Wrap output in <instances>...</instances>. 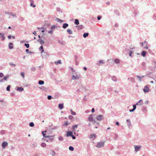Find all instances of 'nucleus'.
I'll return each mask as SVG.
<instances>
[{"instance_id": "obj_1", "label": "nucleus", "mask_w": 156, "mask_h": 156, "mask_svg": "<svg viewBox=\"0 0 156 156\" xmlns=\"http://www.w3.org/2000/svg\"><path fill=\"white\" fill-rule=\"evenodd\" d=\"M81 77V75L80 74H76L75 75H73L72 77V80H78Z\"/></svg>"}, {"instance_id": "obj_2", "label": "nucleus", "mask_w": 156, "mask_h": 156, "mask_svg": "<svg viewBox=\"0 0 156 156\" xmlns=\"http://www.w3.org/2000/svg\"><path fill=\"white\" fill-rule=\"evenodd\" d=\"M104 142L101 141L99 142H98L96 146L98 148L104 146Z\"/></svg>"}, {"instance_id": "obj_3", "label": "nucleus", "mask_w": 156, "mask_h": 156, "mask_svg": "<svg viewBox=\"0 0 156 156\" xmlns=\"http://www.w3.org/2000/svg\"><path fill=\"white\" fill-rule=\"evenodd\" d=\"M143 90L145 93L149 92L150 91V89L148 86L147 85L144 86V89H143Z\"/></svg>"}, {"instance_id": "obj_4", "label": "nucleus", "mask_w": 156, "mask_h": 156, "mask_svg": "<svg viewBox=\"0 0 156 156\" xmlns=\"http://www.w3.org/2000/svg\"><path fill=\"white\" fill-rule=\"evenodd\" d=\"M92 115H90L89 117L88 118V119L90 121L93 122L94 123H96L97 124H98V122H96V121L95 120L93 119Z\"/></svg>"}, {"instance_id": "obj_5", "label": "nucleus", "mask_w": 156, "mask_h": 156, "mask_svg": "<svg viewBox=\"0 0 156 156\" xmlns=\"http://www.w3.org/2000/svg\"><path fill=\"white\" fill-rule=\"evenodd\" d=\"M103 116L101 115H97L96 118V119L98 121H101L103 119Z\"/></svg>"}, {"instance_id": "obj_6", "label": "nucleus", "mask_w": 156, "mask_h": 156, "mask_svg": "<svg viewBox=\"0 0 156 156\" xmlns=\"http://www.w3.org/2000/svg\"><path fill=\"white\" fill-rule=\"evenodd\" d=\"M0 38L2 41H4L5 39V37L4 36V34L3 33H0Z\"/></svg>"}, {"instance_id": "obj_7", "label": "nucleus", "mask_w": 156, "mask_h": 156, "mask_svg": "<svg viewBox=\"0 0 156 156\" xmlns=\"http://www.w3.org/2000/svg\"><path fill=\"white\" fill-rule=\"evenodd\" d=\"M46 130L42 131V134L43 137L44 138H49V137H50L51 136H46L45 133L46 132Z\"/></svg>"}, {"instance_id": "obj_8", "label": "nucleus", "mask_w": 156, "mask_h": 156, "mask_svg": "<svg viewBox=\"0 0 156 156\" xmlns=\"http://www.w3.org/2000/svg\"><path fill=\"white\" fill-rule=\"evenodd\" d=\"M0 105L2 106H4L5 105V102L4 101L3 99H1L0 100Z\"/></svg>"}, {"instance_id": "obj_9", "label": "nucleus", "mask_w": 156, "mask_h": 156, "mask_svg": "<svg viewBox=\"0 0 156 156\" xmlns=\"http://www.w3.org/2000/svg\"><path fill=\"white\" fill-rule=\"evenodd\" d=\"M8 143L7 142L4 141L2 144V147L3 148H5L8 145Z\"/></svg>"}, {"instance_id": "obj_10", "label": "nucleus", "mask_w": 156, "mask_h": 156, "mask_svg": "<svg viewBox=\"0 0 156 156\" xmlns=\"http://www.w3.org/2000/svg\"><path fill=\"white\" fill-rule=\"evenodd\" d=\"M73 134L72 132L70 131H69L67 132L66 134V136L67 137H69V136H71Z\"/></svg>"}, {"instance_id": "obj_11", "label": "nucleus", "mask_w": 156, "mask_h": 156, "mask_svg": "<svg viewBox=\"0 0 156 156\" xmlns=\"http://www.w3.org/2000/svg\"><path fill=\"white\" fill-rule=\"evenodd\" d=\"M141 67L143 69H145L146 68V63L144 62H143L141 63Z\"/></svg>"}, {"instance_id": "obj_12", "label": "nucleus", "mask_w": 156, "mask_h": 156, "mask_svg": "<svg viewBox=\"0 0 156 156\" xmlns=\"http://www.w3.org/2000/svg\"><path fill=\"white\" fill-rule=\"evenodd\" d=\"M58 43L61 45H65L66 44V42L64 41L58 40Z\"/></svg>"}, {"instance_id": "obj_13", "label": "nucleus", "mask_w": 156, "mask_h": 156, "mask_svg": "<svg viewBox=\"0 0 156 156\" xmlns=\"http://www.w3.org/2000/svg\"><path fill=\"white\" fill-rule=\"evenodd\" d=\"M135 150L136 152H137L139 150L140 147L139 146L135 145L134 146Z\"/></svg>"}, {"instance_id": "obj_14", "label": "nucleus", "mask_w": 156, "mask_h": 156, "mask_svg": "<svg viewBox=\"0 0 156 156\" xmlns=\"http://www.w3.org/2000/svg\"><path fill=\"white\" fill-rule=\"evenodd\" d=\"M143 103V101L142 100H139L138 102H137L136 104V105H142Z\"/></svg>"}, {"instance_id": "obj_15", "label": "nucleus", "mask_w": 156, "mask_h": 156, "mask_svg": "<svg viewBox=\"0 0 156 156\" xmlns=\"http://www.w3.org/2000/svg\"><path fill=\"white\" fill-rule=\"evenodd\" d=\"M63 103L62 104H59L58 105V107L60 109H62L63 107Z\"/></svg>"}, {"instance_id": "obj_16", "label": "nucleus", "mask_w": 156, "mask_h": 156, "mask_svg": "<svg viewBox=\"0 0 156 156\" xmlns=\"http://www.w3.org/2000/svg\"><path fill=\"white\" fill-rule=\"evenodd\" d=\"M17 88L16 90L20 92H22L23 90V88L22 87H17Z\"/></svg>"}, {"instance_id": "obj_17", "label": "nucleus", "mask_w": 156, "mask_h": 156, "mask_svg": "<svg viewBox=\"0 0 156 156\" xmlns=\"http://www.w3.org/2000/svg\"><path fill=\"white\" fill-rule=\"evenodd\" d=\"M13 44L12 43L10 42L9 44V47L10 49H12L13 48Z\"/></svg>"}, {"instance_id": "obj_18", "label": "nucleus", "mask_w": 156, "mask_h": 156, "mask_svg": "<svg viewBox=\"0 0 156 156\" xmlns=\"http://www.w3.org/2000/svg\"><path fill=\"white\" fill-rule=\"evenodd\" d=\"M69 26V24L67 23H64L63 24L62 27L64 29H66Z\"/></svg>"}, {"instance_id": "obj_19", "label": "nucleus", "mask_w": 156, "mask_h": 156, "mask_svg": "<svg viewBox=\"0 0 156 156\" xmlns=\"http://www.w3.org/2000/svg\"><path fill=\"white\" fill-rule=\"evenodd\" d=\"M144 43L145 44H144V48L146 49H148V48L147 46V44H148L147 42L146 41H145L144 42Z\"/></svg>"}, {"instance_id": "obj_20", "label": "nucleus", "mask_w": 156, "mask_h": 156, "mask_svg": "<svg viewBox=\"0 0 156 156\" xmlns=\"http://www.w3.org/2000/svg\"><path fill=\"white\" fill-rule=\"evenodd\" d=\"M90 139H94L96 138V135L95 134H90Z\"/></svg>"}, {"instance_id": "obj_21", "label": "nucleus", "mask_w": 156, "mask_h": 156, "mask_svg": "<svg viewBox=\"0 0 156 156\" xmlns=\"http://www.w3.org/2000/svg\"><path fill=\"white\" fill-rule=\"evenodd\" d=\"M120 62V60L118 58H115L114 60V62L115 63L119 64Z\"/></svg>"}, {"instance_id": "obj_22", "label": "nucleus", "mask_w": 156, "mask_h": 156, "mask_svg": "<svg viewBox=\"0 0 156 156\" xmlns=\"http://www.w3.org/2000/svg\"><path fill=\"white\" fill-rule=\"evenodd\" d=\"M146 51H142L141 53V55L143 57H144L146 56Z\"/></svg>"}, {"instance_id": "obj_23", "label": "nucleus", "mask_w": 156, "mask_h": 156, "mask_svg": "<svg viewBox=\"0 0 156 156\" xmlns=\"http://www.w3.org/2000/svg\"><path fill=\"white\" fill-rule=\"evenodd\" d=\"M89 34L88 33H85L83 34V36L84 38H85L89 35Z\"/></svg>"}, {"instance_id": "obj_24", "label": "nucleus", "mask_w": 156, "mask_h": 156, "mask_svg": "<svg viewBox=\"0 0 156 156\" xmlns=\"http://www.w3.org/2000/svg\"><path fill=\"white\" fill-rule=\"evenodd\" d=\"M112 80L114 82H116L117 81V79L115 76H112Z\"/></svg>"}, {"instance_id": "obj_25", "label": "nucleus", "mask_w": 156, "mask_h": 156, "mask_svg": "<svg viewBox=\"0 0 156 156\" xmlns=\"http://www.w3.org/2000/svg\"><path fill=\"white\" fill-rule=\"evenodd\" d=\"M126 122L128 123V125L129 126V127L131 125L130 120L129 119H127L126 120Z\"/></svg>"}, {"instance_id": "obj_26", "label": "nucleus", "mask_w": 156, "mask_h": 156, "mask_svg": "<svg viewBox=\"0 0 156 156\" xmlns=\"http://www.w3.org/2000/svg\"><path fill=\"white\" fill-rule=\"evenodd\" d=\"M37 41L39 42L41 45L44 44V43L43 41L40 39L37 40Z\"/></svg>"}, {"instance_id": "obj_27", "label": "nucleus", "mask_w": 156, "mask_h": 156, "mask_svg": "<svg viewBox=\"0 0 156 156\" xmlns=\"http://www.w3.org/2000/svg\"><path fill=\"white\" fill-rule=\"evenodd\" d=\"M74 23L77 25L79 24V20L77 19H76L75 20Z\"/></svg>"}, {"instance_id": "obj_28", "label": "nucleus", "mask_w": 156, "mask_h": 156, "mask_svg": "<svg viewBox=\"0 0 156 156\" xmlns=\"http://www.w3.org/2000/svg\"><path fill=\"white\" fill-rule=\"evenodd\" d=\"M99 63H98L97 64L98 66L100 65V64H103L104 63V61L103 60H100L98 62Z\"/></svg>"}, {"instance_id": "obj_29", "label": "nucleus", "mask_w": 156, "mask_h": 156, "mask_svg": "<svg viewBox=\"0 0 156 156\" xmlns=\"http://www.w3.org/2000/svg\"><path fill=\"white\" fill-rule=\"evenodd\" d=\"M40 50L41 51V53H42L43 52H44V50L43 49V47L42 46V45H41L39 48Z\"/></svg>"}, {"instance_id": "obj_30", "label": "nucleus", "mask_w": 156, "mask_h": 156, "mask_svg": "<svg viewBox=\"0 0 156 156\" xmlns=\"http://www.w3.org/2000/svg\"><path fill=\"white\" fill-rule=\"evenodd\" d=\"M56 20L58 22L60 23L64 22V20H61L58 18H56Z\"/></svg>"}, {"instance_id": "obj_31", "label": "nucleus", "mask_w": 156, "mask_h": 156, "mask_svg": "<svg viewBox=\"0 0 156 156\" xmlns=\"http://www.w3.org/2000/svg\"><path fill=\"white\" fill-rule=\"evenodd\" d=\"M44 83V82L43 80H39L38 82V84L39 85H43Z\"/></svg>"}, {"instance_id": "obj_32", "label": "nucleus", "mask_w": 156, "mask_h": 156, "mask_svg": "<svg viewBox=\"0 0 156 156\" xmlns=\"http://www.w3.org/2000/svg\"><path fill=\"white\" fill-rule=\"evenodd\" d=\"M55 63L56 65H58V64H61V62L60 60H58L57 61H56L55 62Z\"/></svg>"}, {"instance_id": "obj_33", "label": "nucleus", "mask_w": 156, "mask_h": 156, "mask_svg": "<svg viewBox=\"0 0 156 156\" xmlns=\"http://www.w3.org/2000/svg\"><path fill=\"white\" fill-rule=\"evenodd\" d=\"M77 127H78V125H75L74 126H73L72 127V129H73V131H75V128H77Z\"/></svg>"}, {"instance_id": "obj_34", "label": "nucleus", "mask_w": 156, "mask_h": 156, "mask_svg": "<svg viewBox=\"0 0 156 156\" xmlns=\"http://www.w3.org/2000/svg\"><path fill=\"white\" fill-rule=\"evenodd\" d=\"M70 111L71 112V114L72 115H76V113L73 112L72 109L70 110Z\"/></svg>"}, {"instance_id": "obj_35", "label": "nucleus", "mask_w": 156, "mask_h": 156, "mask_svg": "<svg viewBox=\"0 0 156 156\" xmlns=\"http://www.w3.org/2000/svg\"><path fill=\"white\" fill-rule=\"evenodd\" d=\"M136 77L139 78V81L140 82H141V78H143L144 77V76H143L141 77H140L139 76H136Z\"/></svg>"}, {"instance_id": "obj_36", "label": "nucleus", "mask_w": 156, "mask_h": 156, "mask_svg": "<svg viewBox=\"0 0 156 156\" xmlns=\"http://www.w3.org/2000/svg\"><path fill=\"white\" fill-rule=\"evenodd\" d=\"M10 87L11 86L10 85H9L7 86L6 88V90L7 91H10Z\"/></svg>"}, {"instance_id": "obj_37", "label": "nucleus", "mask_w": 156, "mask_h": 156, "mask_svg": "<svg viewBox=\"0 0 156 156\" xmlns=\"http://www.w3.org/2000/svg\"><path fill=\"white\" fill-rule=\"evenodd\" d=\"M41 145L42 147H46V145L45 143H42L41 144Z\"/></svg>"}, {"instance_id": "obj_38", "label": "nucleus", "mask_w": 156, "mask_h": 156, "mask_svg": "<svg viewBox=\"0 0 156 156\" xmlns=\"http://www.w3.org/2000/svg\"><path fill=\"white\" fill-rule=\"evenodd\" d=\"M29 125L30 127H33L34 126V124L33 122H30L29 123Z\"/></svg>"}, {"instance_id": "obj_39", "label": "nucleus", "mask_w": 156, "mask_h": 156, "mask_svg": "<svg viewBox=\"0 0 156 156\" xmlns=\"http://www.w3.org/2000/svg\"><path fill=\"white\" fill-rule=\"evenodd\" d=\"M67 31L68 33L69 34H72V31L71 30L69 29H68L67 30Z\"/></svg>"}, {"instance_id": "obj_40", "label": "nucleus", "mask_w": 156, "mask_h": 156, "mask_svg": "<svg viewBox=\"0 0 156 156\" xmlns=\"http://www.w3.org/2000/svg\"><path fill=\"white\" fill-rule=\"evenodd\" d=\"M69 150L72 151L74 150V148L73 147L70 146L69 147Z\"/></svg>"}, {"instance_id": "obj_41", "label": "nucleus", "mask_w": 156, "mask_h": 156, "mask_svg": "<svg viewBox=\"0 0 156 156\" xmlns=\"http://www.w3.org/2000/svg\"><path fill=\"white\" fill-rule=\"evenodd\" d=\"M83 28H84V27L83 26V25H79L78 26V29H79L81 30V29H83Z\"/></svg>"}, {"instance_id": "obj_42", "label": "nucleus", "mask_w": 156, "mask_h": 156, "mask_svg": "<svg viewBox=\"0 0 156 156\" xmlns=\"http://www.w3.org/2000/svg\"><path fill=\"white\" fill-rule=\"evenodd\" d=\"M58 139L59 141H62L63 140V138L62 136H60L58 137Z\"/></svg>"}, {"instance_id": "obj_43", "label": "nucleus", "mask_w": 156, "mask_h": 156, "mask_svg": "<svg viewBox=\"0 0 156 156\" xmlns=\"http://www.w3.org/2000/svg\"><path fill=\"white\" fill-rule=\"evenodd\" d=\"M130 79L131 80V81L132 82V83H134L135 82V79L133 77H131L130 78Z\"/></svg>"}, {"instance_id": "obj_44", "label": "nucleus", "mask_w": 156, "mask_h": 156, "mask_svg": "<svg viewBox=\"0 0 156 156\" xmlns=\"http://www.w3.org/2000/svg\"><path fill=\"white\" fill-rule=\"evenodd\" d=\"M24 45L27 48H28L30 46V45L29 44L25 43L24 44Z\"/></svg>"}, {"instance_id": "obj_45", "label": "nucleus", "mask_w": 156, "mask_h": 156, "mask_svg": "<svg viewBox=\"0 0 156 156\" xmlns=\"http://www.w3.org/2000/svg\"><path fill=\"white\" fill-rule=\"evenodd\" d=\"M30 69L32 71H34L35 70L36 68L34 67H31Z\"/></svg>"}, {"instance_id": "obj_46", "label": "nucleus", "mask_w": 156, "mask_h": 156, "mask_svg": "<svg viewBox=\"0 0 156 156\" xmlns=\"http://www.w3.org/2000/svg\"><path fill=\"white\" fill-rule=\"evenodd\" d=\"M47 98L49 100H51L53 98L52 97V96L51 95H48L47 97Z\"/></svg>"}, {"instance_id": "obj_47", "label": "nucleus", "mask_w": 156, "mask_h": 156, "mask_svg": "<svg viewBox=\"0 0 156 156\" xmlns=\"http://www.w3.org/2000/svg\"><path fill=\"white\" fill-rule=\"evenodd\" d=\"M37 144L36 143H34L32 144V146L33 147H35L37 146Z\"/></svg>"}, {"instance_id": "obj_48", "label": "nucleus", "mask_w": 156, "mask_h": 156, "mask_svg": "<svg viewBox=\"0 0 156 156\" xmlns=\"http://www.w3.org/2000/svg\"><path fill=\"white\" fill-rule=\"evenodd\" d=\"M8 78H9V76H7L4 77L3 79L2 80H7V79H8Z\"/></svg>"}, {"instance_id": "obj_49", "label": "nucleus", "mask_w": 156, "mask_h": 156, "mask_svg": "<svg viewBox=\"0 0 156 156\" xmlns=\"http://www.w3.org/2000/svg\"><path fill=\"white\" fill-rule=\"evenodd\" d=\"M74 58H75V62H77V58H78V56L77 55H74Z\"/></svg>"}, {"instance_id": "obj_50", "label": "nucleus", "mask_w": 156, "mask_h": 156, "mask_svg": "<svg viewBox=\"0 0 156 156\" xmlns=\"http://www.w3.org/2000/svg\"><path fill=\"white\" fill-rule=\"evenodd\" d=\"M69 118L70 119H72L73 118V117L71 115H69Z\"/></svg>"}, {"instance_id": "obj_51", "label": "nucleus", "mask_w": 156, "mask_h": 156, "mask_svg": "<svg viewBox=\"0 0 156 156\" xmlns=\"http://www.w3.org/2000/svg\"><path fill=\"white\" fill-rule=\"evenodd\" d=\"M101 18H102V16H100V15L98 16L97 17V19L98 20H100L101 19Z\"/></svg>"}, {"instance_id": "obj_52", "label": "nucleus", "mask_w": 156, "mask_h": 156, "mask_svg": "<svg viewBox=\"0 0 156 156\" xmlns=\"http://www.w3.org/2000/svg\"><path fill=\"white\" fill-rule=\"evenodd\" d=\"M9 65L11 66H12L13 67H15L16 66V65L15 64H13L12 62L10 63Z\"/></svg>"}, {"instance_id": "obj_53", "label": "nucleus", "mask_w": 156, "mask_h": 156, "mask_svg": "<svg viewBox=\"0 0 156 156\" xmlns=\"http://www.w3.org/2000/svg\"><path fill=\"white\" fill-rule=\"evenodd\" d=\"M33 2H31L30 4V6H32L33 7H35L36 6V5H35L33 4Z\"/></svg>"}, {"instance_id": "obj_54", "label": "nucleus", "mask_w": 156, "mask_h": 156, "mask_svg": "<svg viewBox=\"0 0 156 156\" xmlns=\"http://www.w3.org/2000/svg\"><path fill=\"white\" fill-rule=\"evenodd\" d=\"M133 53V51L131 50H130L129 52V56L130 57H132V54Z\"/></svg>"}, {"instance_id": "obj_55", "label": "nucleus", "mask_w": 156, "mask_h": 156, "mask_svg": "<svg viewBox=\"0 0 156 156\" xmlns=\"http://www.w3.org/2000/svg\"><path fill=\"white\" fill-rule=\"evenodd\" d=\"M118 136L116 134H115V136H114V139L115 140H117L118 138Z\"/></svg>"}, {"instance_id": "obj_56", "label": "nucleus", "mask_w": 156, "mask_h": 156, "mask_svg": "<svg viewBox=\"0 0 156 156\" xmlns=\"http://www.w3.org/2000/svg\"><path fill=\"white\" fill-rule=\"evenodd\" d=\"M21 76H22L23 78H24V72H22L21 73Z\"/></svg>"}, {"instance_id": "obj_57", "label": "nucleus", "mask_w": 156, "mask_h": 156, "mask_svg": "<svg viewBox=\"0 0 156 156\" xmlns=\"http://www.w3.org/2000/svg\"><path fill=\"white\" fill-rule=\"evenodd\" d=\"M5 132L4 130H2L0 132V133L2 134H3L5 133Z\"/></svg>"}, {"instance_id": "obj_58", "label": "nucleus", "mask_w": 156, "mask_h": 156, "mask_svg": "<svg viewBox=\"0 0 156 156\" xmlns=\"http://www.w3.org/2000/svg\"><path fill=\"white\" fill-rule=\"evenodd\" d=\"M20 20L21 21H23L24 20V18H23V17H21L20 18Z\"/></svg>"}, {"instance_id": "obj_59", "label": "nucleus", "mask_w": 156, "mask_h": 156, "mask_svg": "<svg viewBox=\"0 0 156 156\" xmlns=\"http://www.w3.org/2000/svg\"><path fill=\"white\" fill-rule=\"evenodd\" d=\"M112 88L110 86L108 88V91H112Z\"/></svg>"}, {"instance_id": "obj_60", "label": "nucleus", "mask_w": 156, "mask_h": 156, "mask_svg": "<svg viewBox=\"0 0 156 156\" xmlns=\"http://www.w3.org/2000/svg\"><path fill=\"white\" fill-rule=\"evenodd\" d=\"M51 136L50 137H49V138H49L48 140H50L51 141L53 140V139L51 137H52V136Z\"/></svg>"}, {"instance_id": "obj_61", "label": "nucleus", "mask_w": 156, "mask_h": 156, "mask_svg": "<svg viewBox=\"0 0 156 156\" xmlns=\"http://www.w3.org/2000/svg\"><path fill=\"white\" fill-rule=\"evenodd\" d=\"M68 125V123L67 122H66L63 124V125L64 126H66Z\"/></svg>"}, {"instance_id": "obj_62", "label": "nucleus", "mask_w": 156, "mask_h": 156, "mask_svg": "<svg viewBox=\"0 0 156 156\" xmlns=\"http://www.w3.org/2000/svg\"><path fill=\"white\" fill-rule=\"evenodd\" d=\"M136 105H133V109L134 110H135V109L136 108Z\"/></svg>"}, {"instance_id": "obj_63", "label": "nucleus", "mask_w": 156, "mask_h": 156, "mask_svg": "<svg viewBox=\"0 0 156 156\" xmlns=\"http://www.w3.org/2000/svg\"><path fill=\"white\" fill-rule=\"evenodd\" d=\"M40 88L43 90H45L46 89V87H42Z\"/></svg>"}, {"instance_id": "obj_64", "label": "nucleus", "mask_w": 156, "mask_h": 156, "mask_svg": "<svg viewBox=\"0 0 156 156\" xmlns=\"http://www.w3.org/2000/svg\"><path fill=\"white\" fill-rule=\"evenodd\" d=\"M56 27V26L55 25H53L51 27V29L53 30V29L54 28H55Z\"/></svg>"}]
</instances>
